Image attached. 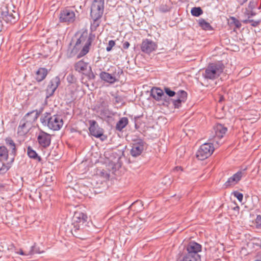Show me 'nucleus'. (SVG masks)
Wrapping results in <instances>:
<instances>
[{"instance_id": "obj_1", "label": "nucleus", "mask_w": 261, "mask_h": 261, "mask_svg": "<svg viewBox=\"0 0 261 261\" xmlns=\"http://www.w3.org/2000/svg\"><path fill=\"white\" fill-rule=\"evenodd\" d=\"M91 223L88 221L87 214L81 212H75L73 217V227L71 229V232L75 237L83 239V233L88 231V228Z\"/></svg>"}, {"instance_id": "obj_2", "label": "nucleus", "mask_w": 261, "mask_h": 261, "mask_svg": "<svg viewBox=\"0 0 261 261\" xmlns=\"http://www.w3.org/2000/svg\"><path fill=\"white\" fill-rule=\"evenodd\" d=\"M95 34L90 33L88 35L87 31H84L81 34L79 38L77 39L74 45L80 49L81 48L82 45L84 44L83 47L77 56V59H80L84 57L89 53L90 47L92 42L95 39Z\"/></svg>"}, {"instance_id": "obj_3", "label": "nucleus", "mask_w": 261, "mask_h": 261, "mask_svg": "<svg viewBox=\"0 0 261 261\" xmlns=\"http://www.w3.org/2000/svg\"><path fill=\"white\" fill-rule=\"evenodd\" d=\"M224 65L216 63H211L202 71V77L206 80H215L223 72Z\"/></svg>"}, {"instance_id": "obj_4", "label": "nucleus", "mask_w": 261, "mask_h": 261, "mask_svg": "<svg viewBox=\"0 0 261 261\" xmlns=\"http://www.w3.org/2000/svg\"><path fill=\"white\" fill-rule=\"evenodd\" d=\"M41 123L47 125L49 128L53 130H58L63 125V121L61 116L59 115H51L49 113H45L40 118Z\"/></svg>"}, {"instance_id": "obj_5", "label": "nucleus", "mask_w": 261, "mask_h": 261, "mask_svg": "<svg viewBox=\"0 0 261 261\" xmlns=\"http://www.w3.org/2000/svg\"><path fill=\"white\" fill-rule=\"evenodd\" d=\"M217 147L215 143L209 139L208 143H205L200 146L196 153L197 158L201 161L208 158L213 153L215 147Z\"/></svg>"}, {"instance_id": "obj_6", "label": "nucleus", "mask_w": 261, "mask_h": 261, "mask_svg": "<svg viewBox=\"0 0 261 261\" xmlns=\"http://www.w3.org/2000/svg\"><path fill=\"white\" fill-rule=\"evenodd\" d=\"M112 69L113 72L112 73H109L106 71H101L99 74L100 79L108 83L113 84L116 82H118L120 77L121 74L123 73L122 69L118 68L117 69L114 67H112Z\"/></svg>"}, {"instance_id": "obj_7", "label": "nucleus", "mask_w": 261, "mask_h": 261, "mask_svg": "<svg viewBox=\"0 0 261 261\" xmlns=\"http://www.w3.org/2000/svg\"><path fill=\"white\" fill-rule=\"evenodd\" d=\"M1 18L7 23H15L19 18V14L14 10L10 11L7 6H4L1 9Z\"/></svg>"}, {"instance_id": "obj_8", "label": "nucleus", "mask_w": 261, "mask_h": 261, "mask_svg": "<svg viewBox=\"0 0 261 261\" xmlns=\"http://www.w3.org/2000/svg\"><path fill=\"white\" fill-rule=\"evenodd\" d=\"M213 128L215 131V135L210 139L215 143L216 146H219L222 144L220 140L227 132V128L222 124L217 123L214 126Z\"/></svg>"}, {"instance_id": "obj_9", "label": "nucleus", "mask_w": 261, "mask_h": 261, "mask_svg": "<svg viewBox=\"0 0 261 261\" xmlns=\"http://www.w3.org/2000/svg\"><path fill=\"white\" fill-rule=\"evenodd\" d=\"M36 135L37 142L40 147L45 149L50 145L51 140V135L42 130H40Z\"/></svg>"}, {"instance_id": "obj_10", "label": "nucleus", "mask_w": 261, "mask_h": 261, "mask_svg": "<svg viewBox=\"0 0 261 261\" xmlns=\"http://www.w3.org/2000/svg\"><path fill=\"white\" fill-rule=\"evenodd\" d=\"M75 18V13L73 10L68 8H66L61 10L59 16L60 22H65L67 24H70L74 21Z\"/></svg>"}, {"instance_id": "obj_11", "label": "nucleus", "mask_w": 261, "mask_h": 261, "mask_svg": "<svg viewBox=\"0 0 261 261\" xmlns=\"http://www.w3.org/2000/svg\"><path fill=\"white\" fill-rule=\"evenodd\" d=\"M140 47L143 53L149 55L157 49L158 44L149 39H145L143 40Z\"/></svg>"}, {"instance_id": "obj_12", "label": "nucleus", "mask_w": 261, "mask_h": 261, "mask_svg": "<svg viewBox=\"0 0 261 261\" xmlns=\"http://www.w3.org/2000/svg\"><path fill=\"white\" fill-rule=\"evenodd\" d=\"M60 79L57 76L49 81L46 90V98H48L54 94V93L60 84Z\"/></svg>"}, {"instance_id": "obj_13", "label": "nucleus", "mask_w": 261, "mask_h": 261, "mask_svg": "<svg viewBox=\"0 0 261 261\" xmlns=\"http://www.w3.org/2000/svg\"><path fill=\"white\" fill-rule=\"evenodd\" d=\"M187 252L186 254H189L196 257H201L198 253L201 251V245L195 242L191 241L189 243L186 247Z\"/></svg>"}, {"instance_id": "obj_14", "label": "nucleus", "mask_w": 261, "mask_h": 261, "mask_svg": "<svg viewBox=\"0 0 261 261\" xmlns=\"http://www.w3.org/2000/svg\"><path fill=\"white\" fill-rule=\"evenodd\" d=\"M89 122V130L91 135L97 138H100L103 136V129L98 126L96 121L90 120Z\"/></svg>"}, {"instance_id": "obj_15", "label": "nucleus", "mask_w": 261, "mask_h": 261, "mask_svg": "<svg viewBox=\"0 0 261 261\" xmlns=\"http://www.w3.org/2000/svg\"><path fill=\"white\" fill-rule=\"evenodd\" d=\"M150 96L156 101L164 100L165 102H168L170 98L168 97L164 93L163 91L158 87H153L150 91Z\"/></svg>"}, {"instance_id": "obj_16", "label": "nucleus", "mask_w": 261, "mask_h": 261, "mask_svg": "<svg viewBox=\"0 0 261 261\" xmlns=\"http://www.w3.org/2000/svg\"><path fill=\"white\" fill-rule=\"evenodd\" d=\"M187 97V93L184 90H179L176 93V99H171L174 108L178 109L181 107V103L185 102Z\"/></svg>"}, {"instance_id": "obj_17", "label": "nucleus", "mask_w": 261, "mask_h": 261, "mask_svg": "<svg viewBox=\"0 0 261 261\" xmlns=\"http://www.w3.org/2000/svg\"><path fill=\"white\" fill-rule=\"evenodd\" d=\"M144 142L142 140L134 143L130 150V154L134 157L140 155L144 150Z\"/></svg>"}, {"instance_id": "obj_18", "label": "nucleus", "mask_w": 261, "mask_h": 261, "mask_svg": "<svg viewBox=\"0 0 261 261\" xmlns=\"http://www.w3.org/2000/svg\"><path fill=\"white\" fill-rule=\"evenodd\" d=\"M39 115L40 113L37 110H33L27 113L22 120L32 126L33 123L37 120Z\"/></svg>"}, {"instance_id": "obj_19", "label": "nucleus", "mask_w": 261, "mask_h": 261, "mask_svg": "<svg viewBox=\"0 0 261 261\" xmlns=\"http://www.w3.org/2000/svg\"><path fill=\"white\" fill-rule=\"evenodd\" d=\"M243 175V173L242 171H239L237 172L228 179L224 186L226 188L234 186L241 179Z\"/></svg>"}, {"instance_id": "obj_20", "label": "nucleus", "mask_w": 261, "mask_h": 261, "mask_svg": "<svg viewBox=\"0 0 261 261\" xmlns=\"http://www.w3.org/2000/svg\"><path fill=\"white\" fill-rule=\"evenodd\" d=\"M104 6L92 4L90 15L91 18L100 19L103 15Z\"/></svg>"}, {"instance_id": "obj_21", "label": "nucleus", "mask_w": 261, "mask_h": 261, "mask_svg": "<svg viewBox=\"0 0 261 261\" xmlns=\"http://www.w3.org/2000/svg\"><path fill=\"white\" fill-rule=\"evenodd\" d=\"M6 144L8 146L10 150V155H13V158L12 159L11 162H13L15 156L17 155V148L16 145L12 139L10 137H7L5 139Z\"/></svg>"}, {"instance_id": "obj_22", "label": "nucleus", "mask_w": 261, "mask_h": 261, "mask_svg": "<svg viewBox=\"0 0 261 261\" xmlns=\"http://www.w3.org/2000/svg\"><path fill=\"white\" fill-rule=\"evenodd\" d=\"M31 127L32 126L21 119L18 127L17 133L20 136H23L29 132Z\"/></svg>"}, {"instance_id": "obj_23", "label": "nucleus", "mask_w": 261, "mask_h": 261, "mask_svg": "<svg viewBox=\"0 0 261 261\" xmlns=\"http://www.w3.org/2000/svg\"><path fill=\"white\" fill-rule=\"evenodd\" d=\"M48 74V71L45 68H40L36 73V80L37 82L42 81Z\"/></svg>"}, {"instance_id": "obj_24", "label": "nucleus", "mask_w": 261, "mask_h": 261, "mask_svg": "<svg viewBox=\"0 0 261 261\" xmlns=\"http://www.w3.org/2000/svg\"><path fill=\"white\" fill-rule=\"evenodd\" d=\"M88 65V63L81 60L74 64V68L75 71L79 72H83L87 70Z\"/></svg>"}, {"instance_id": "obj_25", "label": "nucleus", "mask_w": 261, "mask_h": 261, "mask_svg": "<svg viewBox=\"0 0 261 261\" xmlns=\"http://www.w3.org/2000/svg\"><path fill=\"white\" fill-rule=\"evenodd\" d=\"M71 45L72 43L70 42L69 44L66 53V56L68 59L71 58L75 56L80 50V49L77 47H75V46H73V47H72Z\"/></svg>"}, {"instance_id": "obj_26", "label": "nucleus", "mask_w": 261, "mask_h": 261, "mask_svg": "<svg viewBox=\"0 0 261 261\" xmlns=\"http://www.w3.org/2000/svg\"><path fill=\"white\" fill-rule=\"evenodd\" d=\"M9 157V151L7 148L2 145L0 146V162L7 161Z\"/></svg>"}, {"instance_id": "obj_27", "label": "nucleus", "mask_w": 261, "mask_h": 261, "mask_svg": "<svg viewBox=\"0 0 261 261\" xmlns=\"http://www.w3.org/2000/svg\"><path fill=\"white\" fill-rule=\"evenodd\" d=\"M128 120L127 117H122L117 122L116 125V129L118 131H121L128 124Z\"/></svg>"}, {"instance_id": "obj_28", "label": "nucleus", "mask_w": 261, "mask_h": 261, "mask_svg": "<svg viewBox=\"0 0 261 261\" xmlns=\"http://www.w3.org/2000/svg\"><path fill=\"white\" fill-rule=\"evenodd\" d=\"M27 154L29 158L32 159L37 160L39 162L41 161V158L38 155L36 151L33 149L31 146L27 147Z\"/></svg>"}, {"instance_id": "obj_29", "label": "nucleus", "mask_w": 261, "mask_h": 261, "mask_svg": "<svg viewBox=\"0 0 261 261\" xmlns=\"http://www.w3.org/2000/svg\"><path fill=\"white\" fill-rule=\"evenodd\" d=\"M198 25L202 29L205 31H212L213 28L210 23L206 21L204 19L200 18L198 20Z\"/></svg>"}, {"instance_id": "obj_30", "label": "nucleus", "mask_w": 261, "mask_h": 261, "mask_svg": "<svg viewBox=\"0 0 261 261\" xmlns=\"http://www.w3.org/2000/svg\"><path fill=\"white\" fill-rule=\"evenodd\" d=\"M42 252H43V251L41 250L39 246L36 243H34V244L31 246L30 250H29V255H34L35 254H40Z\"/></svg>"}, {"instance_id": "obj_31", "label": "nucleus", "mask_w": 261, "mask_h": 261, "mask_svg": "<svg viewBox=\"0 0 261 261\" xmlns=\"http://www.w3.org/2000/svg\"><path fill=\"white\" fill-rule=\"evenodd\" d=\"M248 8L250 9H254L257 8L258 10L261 9V0H251L248 4Z\"/></svg>"}, {"instance_id": "obj_32", "label": "nucleus", "mask_w": 261, "mask_h": 261, "mask_svg": "<svg viewBox=\"0 0 261 261\" xmlns=\"http://www.w3.org/2000/svg\"><path fill=\"white\" fill-rule=\"evenodd\" d=\"M201 257H196L189 254H185L181 261H200Z\"/></svg>"}, {"instance_id": "obj_33", "label": "nucleus", "mask_w": 261, "mask_h": 261, "mask_svg": "<svg viewBox=\"0 0 261 261\" xmlns=\"http://www.w3.org/2000/svg\"><path fill=\"white\" fill-rule=\"evenodd\" d=\"M191 13L193 16L198 17L203 13V10L200 7H194L191 9Z\"/></svg>"}, {"instance_id": "obj_34", "label": "nucleus", "mask_w": 261, "mask_h": 261, "mask_svg": "<svg viewBox=\"0 0 261 261\" xmlns=\"http://www.w3.org/2000/svg\"><path fill=\"white\" fill-rule=\"evenodd\" d=\"M243 22L244 24L251 23V25L254 27H257L260 23V20H254L253 19H247L244 20Z\"/></svg>"}, {"instance_id": "obj_35", "label": "nucleus", "mask_w": 261, "mask_h": 261, "mask_svg": "<svg viewBox=\"0 0 261 261\" xmlns=\"http://www.w3.org/2000/svg\"><path fill=\"white\" fill-rule=\"evenodd\" d=\"M254 9H250L248 7L245 9L244 14L249 19L251 17L256 15V13L253 11Z\"/></svg>"}, {"instance_id": "obj_36", "label": "nucleus", "mask_w": 261, "mask_h": 261, "mask_svg": "<svg viewBox=\"0 0 261 261\" xmlns=\"http://www.w3.org/2000/svg\"><path fill=\"white\" fill-rule=\"evenodd\" d=\"M92 18L93 19V22L91 23V29L95 31L100 25V19H96L95 18Z\"/></svg>"}, {"instance_id": "obj_37", "label": "nucleus", "mask_w": 261, "mask_h": 261, "mask_svg": "<svg viewBox=\"0 0 261 261\" xmlns=\"http://www.w3.org/2000/svg\"><path fill=\"white\" fill-rule=\"evenodd\" d=\"M164 91L166 93V95H168L169 97H172L174 96L175 95L176 96V93L174 91L171 90L168 87H165L164 88Z\"/></svg>"}, {"instance_id": "obj_38", "label": "nucleus", "mask_w": 261, "mask_h": 261, "mask_svg": "<svg viewBox=\"0 0 261 261\" xmlns=\"http://www.w3.org/2000/svg\"><path fill=\"white\" fill-rule=\"evenodd\" d=\"M159 10L163 13H166L170 11L171 7L167 4H163L160 6Z\"/></svg>"}, {"instance_id": "obj_39", "label": "nucleus", "mask_w": 261, "mask_h": 261, "mask_svg": "<svg viewBox=\"0 0 261 261\" xmlns=\"http://www.w3.org/2000/svg\"><path fill=\"white\" fill-rule=\"evenodd\" d=\"M230 19L232 20L231 23H233L237 28L240 29L241 27V23L240 21L233 16L230 17Z\"/></svg>"}, {"instance_id": "obj_40", "label": "nucleus", "mask_w": 261, "mask_h": 261, "mask_svg": "<svg viewBox=\"0 0 261 261\" xmlns=\"http://www.w3.org/2000/svg\"><path fill=\"white\" fill-rule=\"evenodd\" d=\"M0 164V174H4L9 169L10 166H7L4 163Z\"/></svg>"}, {"instance_id": "obj_41", "label": "nucleus", "mask_w": 261, "mask_h": 261, "mask_svg": "<svg viewBox=\"0 0 261 261\" xmlns=\"http://www.w3.org/2000/svg\"><path fill=\"white\" fill-rule=\"evenodd\" d=\"M99 102V108H106L108 107V102L107 101H106L105 99H104L102 98H100L99 99V100L98 101Z\"/></svg>"}, {"instance_id": "obj_42", "label": "nucleus", "mask_w": 261, "mask_h": 261, "mask_svg": "<svg viewBox=\"0 0 261 261\" xmlns=\"http://www.w3.org/2000/svg\"><path fill=\"white\" fill-rule=\"evenodd\" d=\"M112 95L114 97V98H115L114 103H115V104L120 103L123 101V98H122V97L120 95H119L117 94H116L115 95L112 94Z\"/></svg>"}, {"instance_id": "obj_43", "label": "nucleus", "mask_w": 261, "mask_h": 261, "mask_svg": "<svg viewBox=\"0 0 261 261\" xmlns=\"http://www.w3.org/2000/svg\"><path fill=\"white\" fill-rule=\"evenodd\" d=\"M115 41L111 40L109 41L108 45L106 48V50L108 52L110 51L112 48L115 45Z\"/></svg>"}, {"instance_id": "obj_44", "label": "nucleus", "mask_w": 261, "mask_h": 261, "mask_svg": "<svg viewBox=\"0 0 261 261\" xmlns=\"http://www.w3.org/2000/svg\"><path fill=\"white\" fill-rule=\"evenodd\" d=\"M233 195L236 197L240 202H242L243 198V195L242 193H240L238 191H234L233 192Z\"/></svg>"}, {"instance_id": "obj_45", "label": "nucleus", "mask_w": 261, "mask_h": 261, "mask_svg": "<svg viewBox=\"0 0 261 261\" xmlns=\"http://www.w3.org/2000/svg\"><path fill=\"white\" fill-rule=\"evenodd\" d=\"M67 80L69 83H74L76 81L75 77L72 74H69L67 77Z\"/></svg>"}, {"instance_id": "obj_46", "label": "nucleus", "mask_w": 261, "mask_h": 261, "mask_svg": "<svg viewBox=\"0 0 261 261\" xmlns=\"http://www.w3.org/2000/svg\"><path fill=\"white\" fill-rule=\"evenodd\" d=\"M100 175L101 177H103L106 179H109L110 175L107 173V172L104 170H102L100 172Z\"/></svg>"}, {"instance_id": "obj_47", "label": "nucleus", "mask_w": 261, "mask_h": 261, "mask_svg": "<svg viewBox=\"0 0 261 261\" xmlns=\"http://www.w3.org/2000/svg\"><path fill=\"white\" fill-rule=\"evenodd\" d=\"M257 228H261V215H257L255 220Z\"/></svg>"}, {"instance_id": "obj_48", "label": "nucleus", "mask_w": 261, "mask_h": 261, "mask_svg": "<svg viewBox=\"0 0 261 261\" xmlns=\"http://www.w3.org/2000/svg\"><path fill=\"white\" fill-rule=\"evenodd\" d=\"M105 0H94L92 4L104 6Z\"/></svg>"}, {"instance_id": "obj_49", "label": "nucleus", "mask_w": 261, "mask_h": 261, "mask_svg": "<svg viewBox=\"0 0 261 261\" xmlns=\"http://www.w3.org/2000/svg\"><path fill=\"white\" fill-rule=\"evenodd\" d=\"M17 253L22 255H29V251H23L21 249H19V251L17 252Z\"/></svg>"}, {"instance_id": "obj_50", "label": "nucleus", "mask_w": 261, "mask_h": 261, "mask_svg": "<svg viewBox=\"0 0 261 261\" xmlns=\"http://www.w3.org/2000/svg\"><path fill=\"white\" fill-rule=\"evenodd\" d=\"M130 46V43L128 41H125L123 43V48L125 49H127Z\"/></svg>"}, {"instance_id": "obj_51", "label": "nucleus", "mask_w": 261, "mask_h": 261, "mask_svg": "<svg viewBox=\"0 0 261 261\" xmlns=\"http://www.w3.org/2000/svg\"><path fill=\"white\" fill-rule=\"evenodd\" d=\"M95 75H94V74L91 71V73L89 75V79H95Z\"/></svg>"}, {"instance_id": "obj_52", "label": "nucleus", "mask_w": 261, "mask_h": 261, "mask_svg": "<svg viewBox=\"0 0 261 261\" xmlns=\"http://www.w3.org/2000/svg\"><path fill=\"white\" fill-rule=\"evenodd\" d=\"M248 0H239V3L241 5H243L244 4L246 3Z\"/></svg>"}, {"instance_id": "obj_53", "label": "nucleus", "mask_w": 261, "mask_h": 261, "mask_svg": "<svg viewBox=\"0 0 261 261\" xmlns=\"http://www.w3.org/2000/svg\"><path fill=\"white\" fill-rule=\"evenodd\" d=\"M175 169L176 170H182V168H181V167H176L175 168Z\"/></svg>"}, {"instance_id": "obj_54", "label": "nucleus", "mask_w": 261, "mask_h": 261, "mask_svg": "<svg viewBox=\"0 0 261 261\" xmlns=\"http://www.w3.org/2000/svg\"><path fill=\"white\" fill-rule=\"evenodd\" d=\"M239 206H236V207L234 208V210H236L237 209H239Z\"/></svg>"}, {"instance_id": "obj_55", "label": "nucleus", "mask_w": 261, "mask_h": 261, "mask_svg": "<svg viewBox=\"0 0 261 261\" xmlns=\"http://www.w3.org/2000/svg\"><path fill=\"white\" fill-rule=\"evenodd\" d=\"M1 187H4V186L3 184H0V188Z\"/></svg>"}, {"instance_id": "obj_56", "label": "nucleus", "mask_w": 261, "mask_h": 261, "mask_svg": "<svg viewBox=\"0 0 261 261\" xmlns=\"http://www.w3.org/2000/svg\"><path fill=\"white\" fill-rule=\"evenodd\" d=\"M254 261H261V259H255Z\"/></svg>"}]
</instances>
